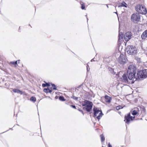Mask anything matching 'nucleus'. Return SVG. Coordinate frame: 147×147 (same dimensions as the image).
Masks as SVG:
<instances>
[{
  "label": "nucleus",
  "mask_w": 147,
  "mask_h": 147,
  "mask_svg": "<svg viewBox=\"0 0 147 147\" xmlns=\"http://www.w3.org/2000/svg\"><path fill=\"white\" fill-rule=\"evenodd\" d=\"M136 67L134 65H129L127 71V76H129V78H133L134 80H136L137 78L135 76L136 73Z\"/></svg>",
  "instance_id": "f257e3e1"
},
{
  "label": "nucleus",
  "mask_w": 147,
  "mask_h": 147,
  "mask_svg": "<svg viewBox=\"0 0 147 147\" xmlns=\"http://www.w3.org/2000/svg\"><path fill=\"white\" fill-rule=\"evenodd\" d=\"M127 53L131 55H135L137 53V48L132 45H128L126 49Z\"/></svg>",
  "instance_id": "f03ea898"
},
{
  "label": "nucleus",
  "mask_w": 147,
  "mask_h": 147,
  "mask_svg": "<svg viewBox=\"0 0 147 147\" xmlns=\"http://www.w3.org/2000/svg\"><path fill=\"white\" fill-rule=\"evenodd\" d=\"M121 82L127 84H133L136 80H134L133 78H130L128 76L127 78L126 75L125 74H123L120 79Z\"/></svg>",
  "instance_id": "7ed1b4c3"
},
{
  "label": "nucleus",
  "mask_w": 147,
  "mask_h": 147,
  "mask_svg": "<svg viewBox=\"0 0 147 147\" xmlns=\"http://www.w3.org/2000/svg\"><path fill=\"white\" fill-rule=\"evenodd\" d=\"M136 10L140 13L145 14L147 13V10L145 7L142 5H138L135 7Z\"/></svg>",
  "instance_id": "20e7f679"
},
{
  "label": "nucleus",
  "mask_w": 147,
  "mask_h": 147,
  "mask_svg": "<svg viewBox=\"0 0 147 147\" xmlns=\"http://www.w3.org/2000/svg\"><path fill=\"white\" fill-rule=\"evenodd\" d=\"M92 103L89 101L85 100L82 104V106H84L83 109H86L88 112H90L92 107Z\"/></svg>",
  "instance_id": "39448f33"
},
{
  "label": "nucleus",
  "mask_w": 147,
  "mask_h": 147,
  "mask_svg": "<svg viewBox=\"0 0 147 147\" xmlns=\"http://www.w3.org/2000/svg\"><path fill=\"white\" fill-rule=\"evenodd\" d=\"M93 110L94 112V117H96L99 120L103 115L102 112L95 107H94Z\"/></svg>",
  "instance_id": "423d86ee"
},
{
  "label": "nucleus",
  "mask_w": 147,
  "mask_h": 147,
  "mask_svg": "<svg viewBox=\"0 0 147 147\" xmlns=\"http://www.w3.org/2000/svg\"><path fill=\"white\" fill-rule=\"evenodd\" d=\"M140 16L137 13H133L131 15V20L132 21L135 23H138L140 20Z\"/></svg>",
  "instance_id": "0eeeda50"
},
{
  "label": "nucleus",
  "mask_w": 147,
  "mask_h": 147,
  "mask_svg": "<svg viewBox=\"0 0 147 147\" xmlns=\"http://www.w3.org/2000/svg\"><path fill=\"white\" fill-rule=\"evenodd\" d=\"M127 60V59L123 54H121L118 58L119 62L121 64H124L126 62Z\"/></svg>",
  "instance_id": "6e6552de"
},
{
  "label": "nucleus",
  "mask_w": 147,
  "mask_h": 147,
  "mask_svg": "<svg viewBox=\"0 0 147 147\" xmlns=\"http://www.w3.org/2000/svg\"><path fill=\"white\" fill-rule=\"evenodd\" d=\"M132 33L131 32H126L124 35V38L126 41H128L131 37Z\"/></svg>",
  "instance_id": "1a4fd4ad"
},
{
  "label": "nucleus",
  "mask_w": 147,
  "mask_h": 147,
  "mask_svg": "<svg viewBox=\"0 0 147 147\" xmlns=\"http://www.w3.org/2000/svg\"><path fill=\"white\" fill-rule=\"evenodd\" d=\"M130 113H129L127 115H125V116L124 121L125 123L127 124H129L131 120Z\"/></svg>",
  "instance_id": "9d476101"
},
{
  "label": "nucleus",
  "mask_w": 147,
  "mask_h": 147,
  "mask_svg": "<svg viewBox=\"0 0 147 147\" xmlns=\"http://www.w3.org/2000/svg\"><path fill=\"white\" fill-rule=\"evenodd\" d=\"M136 77L137 78H144L143 70L138 71L137 74V76Z\"/></svg>",
  "instance_id": "9b49d317"
},
{
  "label": "nucleus",
  "mask_w": 147,
  "mask_h": 147,
  "mask_svg": "<svg viewBox=\"0 0 147 147\" xmlns=\"http://www.w3.org/2000/svg\"><path fill=\"white\" fill-rule=\"evenodd\" d=\"M139 110L138 108H136L134 109V110L131 111V114L133 115H136L138 113Z\"/></svg>",
  "instance_id": "f8f14e48"
},
{
  "label": "nucleus",
  "mask_w": 147,
  "mask_h": 147,
  "mask_svg": "<svg viewBox=\"0 0 147 147\" xmlns=\"http://www.w3.org/2000/svg\"><path fill=\"white\" fill-rule=\"evenodd\" d=\"M142 39H146L147 38V30L144 31L141 35Z\"/></svg>",
  "instance_id": "ddd939ff"
},
{
  "label": "nucleus",
  "mask_w": 147,
  "mask_h": 147,
  "mask_svg": "<svg viewBox=\"0 0 147 147\" xmlns=\"http://www.w3.org/2000/svg\"><path fill=\"white\" fill-rule=\"evenodd\" d=\"M105 99L106 102L109 103L111 102V98L110 97L106 95L105 96Z\"/></svg>",
  "instance_id": "4468645a"
},
{
  "label": "nucleus",
  "mask_w": 147,
  "mask_h": 147,
  "mask_svg": "<svg viewBox=\"0 0 147 147\" xmlns=\"http://www.w3.org/2000/svg\"><path fill=\"white\" fill-rule=\"evenodd\" d=\"M13 91L15 93H18L20 94H23V92L19 89H13Z\"/></svg>",
  "instance_id": "2eb2a0df"
},
{
  "label": "nucleus",
  "mask_w": 147,
  "mask_h": 147,
  "mask_svg": "<svg viewBox=\"0 0 147 147\" xmlns=\"http://www.w3.org/2000/svg\"><path fill=\"white\" fill-rule=\"evenodd\" d=\"M123 34L121 32H119V40L120 41L123 39Z\"/></svg>",
  "instance_id": "dca6fc26"
},
{
  "label": "nucleus",
  "mask_w": 147,
  "mask_h": 147,
  "mask_svg": "<svg viewBox=\"0 0 147 147\" xmlns=\"http://www.w3.org/2000/svg\"><path fill=\"white\" fill-rule=\"evenodd\" d=\"M44 91L46 93L49 92L51 93L52 92V90L49 88H44Z\"/></svg>",
  "instance_id": "f3484780"
},
{
  "label": "nucleus",
  "mask_w": 147,
  "mask_h": 147,
  "mask_svg": "<svg viewBox=\"0 0 147 147\" xmlns=\"http://www.w3.org/2000/svg\"><path fill=\"white\" fill-rule=\"evenodd\" d=\"M144 78L147 77V69L143 70Z\"/></svg>",
  "instance_id": "a211bd4d"
},
{
  "label": "nucleus",
  "mask_w": 147,
  "mask_h": 147,
  "mask_svg": "<svg viewBox=\"0 0 147 147\" xmlns=\"http://www.w3.org/2000/svg\"><path fill=\"white\" fill-rule=\"evenodd\" d=\"M30 100L31 101L34 102L36 101V99L35 97L33 96H32L31 97V98H30Z\"/></svg>",
  "instance_id": "6ab92c4d"
},
{
  "label": "nucleus",
  "mask_w": 147,
  "mask_h": 147,
  "mask_svg": "<svg viewBox=\"0 0 147 147\" xmlns=\"http://www.w3.org/2000/svg\"><path fill=\"white\" fill-rule=\"evenodd\" d=\"M109 69L112 74H115V73L114 72L113 69H112L111 68H109Z\"/></svg>",
  "instance_id": "aec40b11"
},
{
  "label": "nucleus",
  "mask_w": 147,
  "mask_h": 147,
  "mask_svg": "<svg viewBox=\"0 0 147 147\" xmlns=\"http://www.w3.org/2000/svg\"><path fill=\"white\" fill-rule=\"evenodd\" d=\"M59 99L60 100L62 101L65 100V99H64V97L62 96H60L59 98Z\"/></svg>",
  "instance_id": "412c9836"
},
{
  "label": "nucleus",
  "mask_w": 147,
  "mask_h": 147,
  "mask_svg": "<svg viewBox=\"0 0 147 147\" xmlns=\"http://www.w3.org/2000/svg\"><path fill=\"white\" fill-rule=\"evenodd\" d=\"M100 137L101 138V140L102 142H103V141H104L105 140V138H104V136L102 134H101L100 135Z\"/></svg>",
  "instance_id": "4be33fe9"
},
{
  "label": "nucleus",
  "mask_w": 147,
  "mask_h": 147,
  "mask_svg": "<svg viewBox=\"0 0 147 147\" xmlns=\"http://www.w3.org/2000/svg\"><path fill=\"white\" fill-rule=\"evenodd\" d=\"M80 4H81V5H82L81 8L82 9H84L85 8V6L84 5V4L82 2H80Z\"/></svg>",
  "instance_id": "5701e85b"
},
{
  "label": "nucleus",
  "mask_w": 147,
  "mask_h": 147,
  "mask_svg": "<svg viewBox=\"0 0 147 147\" xmlns=\"http://www.w3.org/2000/svg\"><path fill=\"white\" fill-rule=\"evenodd\" d=\"M42 86L43 87H45L47 86H49L50 85L49 83H46V84H43Z\"/></svg>",
  "instance_id": "b1692460"
},
{
  "label": "nucleus",
  "mask_w": 147,
  "mask_h": 147,
  "mask_svg": "<svg viewBox=\"0 0 147 147\" xmlns=\"http://www.w3.org/2000/svg\"><path fill=\"white\" fill-rule=\"evenodd\" d=\"M52 86L53 87V89L54 90H56L57 88L55 86V85L54 84H52Z\"/></svg>",
  "instance_id": "393cba45"
},
{
  "label": "nucleus",
  "mask_w": 147,
  "mask_h": 147,
  "mask_svg": "<svg viewBox=\"0 0 147 147\" xmlns=\"http://www.w3.org/2000/svg\"><path fill=\"white\" fill-rule=\"evenodd\" d=\"M20 61L18 60V61H17L15 62V65L16 67L17 65V62H18V63H19L20 62Z\"/></svg>",
  "instance_id": "a878e982"
},
{
  "label": "nucleus",
  "mask_w": 147,
  "mask_h": 147,
  "mask_svg": "<svg viewBox=\"0 0 147 147\" xmlns=\"http://www.w3.org/2000/svg\"><path fill=\"white\" fill-rule=\"evenodd\" d=\"M116 109L117 110H119V109H122V107L121 106H117L116 107Z\"/></svg>",
  "instance_id": "bb28decb"
},
{
  "label": "nucleus",
  "mask_w": 147,
  "mask_h": 147,
  "mask_svg": "<svg viewBox=\"0 0 147 147\" xmlns=\"http://www.w3.org/2000/svg\"><path fill=\"white\" fill-rule=\"evenodd\" d=\"M72 98L74 100H77L78 99V97H76V96H73L72 97Z\"/></svg>",
  "instance_id": "cd10ccee"
},
{
  "label": "nucleus",
  "mask_w": 147,
  "mask_h": 147,
  "mask_svg": "<svg viewBox=\"0 0 147 147\" xmlns=\"http://www.w3.org/2000/svg\"><path fill=\"white\" fill-rule=\"evenodd\" d=\"M86 67H87V71H89V69H90V68H89V67L88 65H87V66H86Z\"/></svg>",
  "instance_id": "c85d7f7f"
},
{
  "label": "nucleus",
  "mask_w": 147,
  "mask_h": 147,
  "mask_svg": "<svg viewBox=\"0 0 147 147\" xmlns=\"http://www.w3.org/2000/svg\"><path fill=\"white\" fill-rule=\"evenodd\" d=\"M131 121H133L135 118V117H132L131 116Z\"/></svg>",
  "instance_id": "c756f323"
},
{
  "label": "nucleus",
  "mask_w": 147,
  "mask_h": 147,
  "mask_svg": "<svg viewBox=\"0 0 147 147\" xmlns=\"http://www.w3.org/2000/svg\"><path fill=\"white\" fill-rule=\"evenodd\" d=\"M10 63L13 65H15V62H11Z\"/></svg>",
  "instance_id": "7c9ffc66"
},
{
  "label": "nucleus",
  "mask_w": 147,
  "mask_h": 147,
  "mask_svg": "<svg viewBox=\"0 0 147 147\" xmlns=\"http://www.w3.org/2000/svg\"><path fill=\"white\" fill-rule=\"evenodd\" d=\"M71 107H72L74 108V109L76 108V106L75 105H71Z\"/></svg>",
  "instance_id": "2f4dec72"
},
{
  "label": "nucleus",
  "mask_w": 147,
  "mask_h": 147,
  "mask_svg": "<svg viewBox=\"0 0 147 147\" xmlns=\"http://www.w3.org/2000/svg\"><path fill=\"white\" fill-rule=\"evenodd\" d=\"M121 6H123V7H126V6L125 5H123V4H122V5H121L120 6H119L118 7H121Z\"/></svg>",
  "instance_id": "473e14b6"
},
{
  "label": "nucleus",
  "mask_w": 147,
  "mask_h": 147,
  "mask_svg": "<svg viewBox=\"0 0 147 147\" xmlns=\"http://www.w3.org/2000/svg\"><path fill=\"white\" fill-rule=\"evenodd\" d=\"M109 147H112V146L109 143L108 144Z\"/></svg>",
  "instance_id": "72a5a7b5"
},
{
  "label": "nucleus",
  "mask_w": 147,
  "mask_h": 147,
  "mask_svg": "<svg viewBox=\"0 0 147 147\" xmlns=\"http://www.w3.org/2000/svg\"><path fill=\"white\" fill-rule=\"evenodd\" d=\"M81 112H82V113L83 114V115H84V113L82 111H81Z\"/></svg>",
  "instance_id": "f704fd0d"
},
{
  "label": "nucleus",
  "mask_w": 147,
  "mask_h": 147,
  "mask_svg": "<svg viewBox=\"0 0 147 147\" xmlns=\"http://www.w3.org/2000/svg\"><path fill=\"white\" fill-rule=\"evenodd\" d=\"M81 112H82V113L83 114V115H84V113L82 111H81Z\"/></svg>",
  "instance_id": "c9c22d12"
},
{
  "label": "nucleus",
  "mask_w": 147,
  "mask_h": 147,
  "mask_svg": "<svg viewBox=\"0 0 147 147\" xmlns=\"http://www.w3.org/2000/svg\"><path fill=\"white\" fill-rule=\"evenodd\" d=\"M94 59H93L91 60V61H94Z\"/></svg>",
  "instance_id": "e433bc0d"
},
{
  "label": "nucleus",
  "mask_w": 147,
  "mask_h": 147,
  "mask_svg": "<svg viewBox=\"0 0 147 147\" xmlns=\"http://www.w3.org/2000/svg\"><path fill=\"white\" fill-rule=\"evenodd\" d=\"M79 111L81 112V111H82V110H79Z\"/></svg>",
  "instance_id": "4c0bfd02"
},
{
  "label": "nucleus",
  "mask_w": 147,
  "mask_h": 147,
  "mask_svg": "<svg viewBox=\"0 0 147 147\" xmlns=\"http://www.w3.org/2000/svg\"><path fill=\"white\" fill-rule=\"evenodd\" d=\"M115 13H116L117 14V12H115Z\"/></svg>",
  "instance_id": "58836bf2"
},
{
  "label": "nucleus",
  "mask_w": 147,
  "mask_h": 147,
  "mask_svg": "<svg viewBox=\"0 0 147 147\" xmlns=\"http://www.w3.org/2000/svg\"><path fill=\"white\" fill-rule=\"evenodd\" d=\"M87 21L88 20V18H87Z\"/></svg>",
  "instance_id": "ea45409f"
},
{
  "label": "nucleus",
  "mask_w": 147,
  "mask_h": 147,
  "mask_svg": "<svg viewBox=\"0 0 147 147\" xmlns=\"http://www.w3.org/2000/svg\"><path fill=\"white\" fill-rule=\"evenodd\" d=\"M118 75L117 74V76Z\"/></svg>",
  "instance_id": "a19ab883"
}]
</instances>
